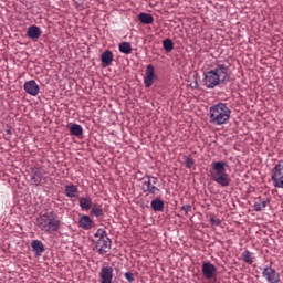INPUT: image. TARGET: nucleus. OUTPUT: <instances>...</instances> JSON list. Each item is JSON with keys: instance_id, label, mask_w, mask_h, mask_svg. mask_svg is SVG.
<instances>
[{"instance_id": "obj_1", "label": "nucleus", "mask_w": 283, "mask_h": 283, "mask_svg": "<svg viewBox=\"0 0 283 283\" xmlns=\"http://www.w3.org/2000/svg\"><path fill=\"white\" fill-rule=\"evenodd\" d=\"M230 64L222 62L216 65L208 72L203 73V85L208 90H213L219 85H226L230 81L229 75Z\"/></svg>"}, {"instance_id": "obj_2", "label": "nucleus", "mask_w": 283, "mask_h": 283, "mask_svg": "<svg viewBox=\"0 0 283 283\" xmlns=\"http://www.w3.org/2000/svg\"><path fill=\"white\" fill-rule=\"evenodd\" d=\"M35 227L40 229L41 232L52 234L59 231L61 228V221L53 211H48L36 218Z\"/></svg>"}, {"instance_id": "obj_3", "label": "nucleus", "mask_w": 283, "mask_h": 283, "mask_svg": "<svg viewBox=\"0 0 283 283\" xmlns=\"http://www.w3.org/2000/svg\"><path fill=\"white\" fill-rule=\"evenodd\" d=\"M231 109L227 104H214L209 108V123L214 126H221L229 123Z\"/></svg>"}, {"instance_id": "obj_4", "label": "nucleus", "mask_w": 283, "mask_h": 283, "mask_svg": "<svg viewBox=\"0 0 283 283\" xmlns=\"http://www.w3.org/2000/svg\"><path fill=\"white\" fill-rule=\"evenodd\" d=\"M228 166L229 165L226 161H214L211 164V180L222 188L229 187L231 184L230 175L226 170V167Z\"/></svg>"}, {"instance_id": "obj_5", "label": "nucleus", "mask_w": 283, "mask_h": 283, "mask_svg": "<svg viewBox=\"0 0 283 283\" xmlns=\"http://www.w3.org/2000/svg\"><path fill=\"white\" fill-rule=\"evenodd\" d=\"M93 251L99 253L101 255H105L112 249V241L104 229H97L92 239Z\"/></svg>"}, {"instance_id": "obj_6", "label": "nucleus", "mask_w": 283, "mask_h": 283, "mask_svg": "<svg viewBox=\"0 0 283 283\" xmlns=\"http://www.w3.org/2000/svg\"><path fill=\"white\" fill-rule=\"evenodd\" d=\"M142 191L146 193V196H150L151 198H155L160 193V189L156 186L159 182L158 177H153L149 175H146L145 177H142Z\"/></svg>"}, {"instance_id": "obj_7", "label": "nucleus", "mask_w": 283, "mask_h": 283, "mask_svg": "<svg viewBox=\"0 0 283 283\" xmlns=\"http://www.w3.org/2000/svg\"><path fill=\"white\" fill-rule=\"evenodd\" d=\"M271 180L276 189H283V160H280L279 164L272 168Z\"/></svg>"}, {"instance_id": "obj_8", "label": "nucleus", "mask_w": 283, "mask_h": 283, "mask_svg": "<svg viewBox=\"0 0 283 283\" xmlns=\"http://www.w3.org/2000/svg\"><path fill=\"white\" fill-rule=\"evenodd\" d=\"M261 275L266 281V283H280L281 276L277 271H275L272 265H265L264 268H260Z\"/></svg>"}, {"instance_id": "obj_9", "label": "nucleus", "mask_w": 283, "mask_h": 283, "mask_svg": "<svg viewBox=\"0 0 283 283\" xmlns=\"http://www.w3.org/2000/svg\"><path fill=\"white\" fill-rule=\"evenodd\" d=\"M201 274L208 281L214 280L218 276V268L213 263L203 262L201 263Z\"/></svg>"}, {"instance_id": "obj_10", "label": "nucleus", "mask_w": 283, "mask_h": 283, "mask_svg": "<svg viewBox=\"0 0 283 283\" xmlns=\"http://www.w3.org/2000/svg\"><path fill=\"white\" fill-rule=\"evenodd\" d=\"M114 268L103 266L99 272V283H114Z\"/></svg>"}, {"instance_id": "obj_11", "label": "nucleus", "mask_w": 283, "mask_h": 283, "mask_svg": "<svg viewBox=\"0 0 283 283\" xmlns=\"http://www.w3.org/2000/svg\"><path fill=\"white\" fill-rule=\"evenodd\" d=\"M158 78V76L155 74V67L153 64H149L146 67L145 77H144V85L146 88H149L154 85L155 81Z\"/></svg>"}, {"instance_id": "obj_12", "label": "nucleus", "mask_w": 283, "mask_h": 283, "mask_svg": "<svg viewBox=\"0 0 283 283\" xmlns=\"http://www.w3.org/2000/svg\"><path fill=\"white\" fill-rule=\"evenodd\" d=\"M24 91L27 94H30L32 97H35L40 94V86L35 81L31 80L24 83Z\"/></svg>"}, {"instance_id": "obj_13", "label": "nucleus", "mask_w": 283, "mask_h": 283, "mask_svg": "<svg viewBox=\"0 0 283 283\" xmlns=\"http://www.w3.org/2000/svg\"><path fill=\"white\" fill-rule=\"evenodd\" d=\"M64 196L65 198L76 199L80 196L78 187L73 184L64 186Z\"/></svg>"}, {"instance_id": "obj_14", "label": "nucleus", "mask_w": 283, "mask_h": 283, "mask_svg": "<svg viewBox=\"0 0 283 283\" xmlns=\"http://www.w3.org/2000/svg\"><path fill=\"white\" fill-rule=\"evenodd\" d=\"M78 228L88 231L94 228V221L90 216H81L78 220Z\"/></svg>"}, {"instance_id": "obj_15", "label": "nucleus", "mask_w": 283, "mask_h": 283, "mask_svg": "<svg viewBox=\"0 0 283 283\" xmlns=\"http://www.w3.org/2000/svg\"><path fill=\"white\" fill-rule=\"evenodd\" d=\"M102 67H109L114 62V52L106 50L101 55Z\"/></svg>"}, {"instance_id": "obj_16", "label": "nucleus", "mask_w": 283, "mask_h": 283, "mask_svg": "<svg viewBox=\"0 0 283 283\" xmlns=\"http://www.w3.org/2000/svg\"><path fill=\"white\" fill-rule=\"evenodd\" d=\"M31 248H32V252L35 253L36 258H40L42 253H44L45 251L44 243H42V241L40 240H32Z\"/></svg>"}, {"instance_id": "obj_17", "label": "nucleus", "mask_w": 283, "mask_h": 283, "mask_svg": "<svg viewBox=\"0 0 283 283\" xmlns=\"http://www.w3.org/2000/svg\"><path fill=\"white\" fill-rule=\"evenodd\" d=\"M81 210L88 211L93 207V199L90 196L81 197L78 199Z\"/></svg>"}, {"instance_id": "obj_18", "label": "nucleus", "mask_w": 283, "mask_h": 283, "mask_svg": "<svg viewBox=\"0 0 283 283\" xmlns=\"http://www.w3.org/2000/svg\"><path fill=\"white\" fill-rule=\"evenodd\" d=\"M42 31L36 25H31L29 30H27V36H29L31 40L36 41L41 36Z\"/></svg>"}, {"instance_id": "obj_19", "label": "nucleus", "mask_w": 283, "mask_h": 283, "mask_svg": "<svg viewBox=\"0 0 283 283\" xmlns=\"http://www.w3.org/2000/svg\"><path fill=\"white\" fill-rule=\"evenodd\" d=\"M269 203L270 199H262L261 197H259L258 199H255L253 209L255 212L263 211L264 209H266Z\"/></svg>"}, {"instance_id": "obj_20", "label": "nucleus", "mask_w": 283, "mask_h": 283, "mask_svg": "<svg viewBox=\"0 0 283 283\" xmlns=\"http://www.w3.org/2000/svg\"><path fill=\"white\" fill-rule=\"evenodd\" d=\"M43 178H44V171L42 169L36 168L35 170H33V175H32L33 185L40 186Z\"/></svg>"}, {"instance_id": "obj_21", "label": "nucleus", "mask_w": 283, "mask_h": 283, "mask_svg": "<svg viewBox=\"0 0 283 283\" xmlns=\"http://www.w3.org/2000/svg\"><path fill=\"white\" fill-rule=\"evenodd\" d=\"M138 20L142 24H153L154 23V17L151 13H145L140 12L138 15Z\"/></svg>"}, {"instance_id": "obj_22", "label": "nucleus", "mask_w": 283, "mask_h": 283, "mask_svg": "<svg viewBox=\"0 0 283 283\" xmlns=\"http://www.w3.org/2000/svg\"><path fill=\"white\" fill-rule=\"evenodd\" d=\"M150 207L153 211L160 212L164 211L165 202L161 199H153Z\"/></svg>"}, {"instance_id": "obj_23", "label": "nucleus", "mask_w": 283, "mask_h": 283, "mask_svg": "<svg viewBox=\"0 0 283 283\" xmlns=\"http://www.w3.org/2000/svg\"><path fill=\"white\" fill-rule=\"evenodd\" d=\"M69 132L71 134V136H83V127L82 125H77V124H73L69 126Z\"/></svg>"}, {"instance_id": "obj_24", "label": "nucleus", "mask_w": 283, "mask_h": 283, "mask_svg": "<svg viewBox=\"0 0 283 283\" xmlns=\"http://www.w3.org/2000/svg\"><path fill=\"white\" fill-rule=\"evenodd\" d=\"M242 259H243V262L247 263L248 265H252L253 262L255 261L253 253L249 250L243 251Z\"/></svg>"}, {"instance_id": "obj_25", "label": "nucleus", "mask_w": 283, "mask_h": 283, "mask_svg": "<svg viewBox=\"0 0 283 283\" xmlns=\"http://www.w3.org/2000/svg\"><path fill=\"white\" fill-rule=\"evenodd\" d=\"M91 214L101 218L104 217V210L102 209V206L98 203L93 205V207L90 208Z\"/></svg>"}, {"instance_id": "obj_26", "label": "nucleus", "mask_w": 283, "mask_h": 283, "mask_svg": "<svg viewBox=\"0 0 283 283\" xmlns=\"http://www.w3.org/2000/svg\"><path fill=\"white\" fill-rule=\"evenodd\" d=\"M118 50L123 54H132L133 48L132 44H129V42H122L118 45Z\"/></svg>"}, {"instance_id": "obj_27", "label": "nucleus", "mask_w": 283, "mask_h": 283, "mask_svg": "<svg viewBox=\"0 0 283 283\" xmlns=\"http://www.w3.org/2000/svg\"><path fill=\"white\" fill-rule=\"evenodd\" d=\"M163 49L166 50L167 53H170L175 49V44L170 39H165L163 41Z\"/></svg>"}, {"instance_id": "obj_28", "label": "nucleus", "mask_w": 283, "mask_h": 283, "mask_svg": "<svg viewBox=\"0 0 283 283\" xmlns=\"http://www.w3.org/2000/svg\"><path fill=\"white\" fill-rule=\"evenodd\" d=\"M193 164L195 161L191 156H185V167L191 169L193 167Z\"/></svg>"}, {"instance_id": "obj_29", "label": "nucleus", "mask_w": 283, "mask_h": 283, "mask_svg": "<svg viewBox=\"0 0 283 283\" xmlns=\"http://www.w3.org/2000/svg\"><path fill=\"white\" fill-rule=\"evenodd\" d=\"M210 223H211L212 226H214V227H220L221 220H220L219 218H216L214 216H212V217L210 218Z\"/></svg>"}, {"instance_id": "obj_30", "label": "nucleus", "mask_w": 283, "mask_h": 283, "mask_svg": "<svg viewBox=\"0 0 283 283\" xmlns=\"http://www.w3.org/2000/svg\"><path fill=\"white\" fill-rule=\"evenodd\" d=\"M124 277L128 281V283H133L135 281L134 274L132 272H125Z\"/></svg>"}, {"instance_id": "obj_31", "label": "nucleus", "mask_w": 283, "mask_h": 283, "mask_svg": "<svg viewBox=\"0 0 283 283\" xmlns=\"http://www.w3.org/2000/svg\"><path fill=\"white\" fill-rule=\"evenodd\" d=\"M181 210L185 212V214H188L189 212H191L192 207L189 205H185L181 207Z\"/></svg>"}]
</instances>
